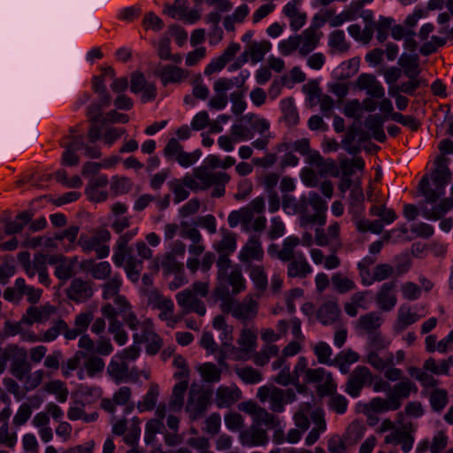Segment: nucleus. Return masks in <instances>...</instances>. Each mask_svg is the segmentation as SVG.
I'll use <instances>...</instances> for the list:
<instances>
[{"label":"nucleus","instance_id":"13","mask_svg":"<svg viewBox=\"0 0 453 453\" xmlns=\"http://www.w3.org/2000/svg\"><path fill=\"white\" fill-rule=\"evenodd\" d=\"M411 391L417 392L418 388L408 379L395 384L392 391L388 394L393 407L398 410L402 405V399L408 398Z\"/></svg>","mask_w":453,"mask_h":453},{"label":"nucleus","instance_id":"43","mask_svg":"<svg viewBox=\"0 0 453 453\" xmlns=\"http://www.w3.org/2000/svg\"><path fill=\"white\" fill-rule=\"evenodd\" d=\"M186 3L187 0H174L173 5L165 4L163 12L173 19L177 17L180 19H183L187 12Z\"/></svg>","mask_w":453,"mask_h":453},{"label":"nucleus","instance_id":"16","mask_svg":"<svg viewBox=\"0 0 453 453\" xmlns=\"http://www.w3.org/2000/svg\"><path fill=\"white\" fill-rule=\"evenodd\" d=\"M264 251L259 241V237L251 235L239 253V259L242 262H246L252 258L255 260H261L263 258Z\"/></svg>","mask_w":453,"mask_h":453},{"label":"nucleus","instance_id":"19","mask_svg":"<svg viewBox=\"0 0 453 453\" xmlns=\"http://www.w3.org/2000/svg\"><path fill=\"white\" fill-rule=\"evenodd\" d=\"M257 313V301L250 298L248 303L245 301L242 303L237 301L233 316L235 319L242 320V323H246L247 321L255 318Z\"/></svg>","mask_w":453,"mask_h":453},{"label":"nucleus","instance_id":"45","mask_svg":"<svg viewBox=\"0 0 453 453\" xmlns=\"http://www.w3.org/2000/svg\"><path fill=\"white\" fill-rule=\"evenodd\" d=\"M390 119L393 121L409 127L412 131L417 130L420 126V121L411 115H403L400 112H393L390 114Z\"/></svg>","mask_w":453,"mask_h":453},{"label":"nucleus","instance_id":"29","mask_svg":"<svg viewBox=\"0 0 453 453\" xmlns=\"http://www.w3.org/2000/svg\"><path fill=\"white\" fill-rule=\"evenodd\" d=\"M144 341L148 343L146 346V353L148 355H156L162 347L161 337L150 328H146L143 332Z\"/></svg>","mask_w":453,"mask_h":453},{"label":"nucleus","instance_id":"46","mask_svg":"<svg viewBox=\"0 0 453 453\" xmlns=\"http://www.w3.org/2000/svg\"><path fill=\"white\" fill-rule=\"evenodd\" d=\"M389 400V396L385 400L381 397H374L369 403V407L374 413H381L388 411H396L395 407H393Z\"/></svg>","mask_w":453,"mask_h":453},{"label":"nucleus","instance_id":"25","mask_svg":"<svg viewBox=\"0 0 453 453\" xmlns=\"http://www.w3.org/2000/svg\"><path fill=\"white\" fill-rule=\"evenodd\" d=\"M159 395V388L158 385L156 383H152L146 393V395L143 397V400L142 402H139L137 404V409L140 412H142L144 411H152L156 403L157 402Z\"/></svg>","mask_w":453,"mask_h":453},{"label":"nucleus","instance_id":"14","mask_svg":"<svg viewBox=\"0 0 453 453\" xmlns=\"http://www.w3.org/2000/svg\"><path fill=\"white\" fill-rule=\"evenodd\" d=\"M395 286V280L385 282L377 292L376 303L384 311H390L396 304V296L390 294Z\"/></svg>","mask_w":453,"mask_h":453},{"label":"nucleus","instance_id":"64","mask_svg":"<svg viewBox=\"0 0 453 453\" xmlns=\"http://www.w3.org/2000/svg\"><path fill=\"white\" fill-rule=\"evenodd\" d=\"M182 149V145L176 138H170L164 149V156L167 159L176 158Z\"/></svg>","mask_w":453,"mask_h":453},{"label":"nucleus","instance_id":"10","mask_svg":"<svg viewBox=\"0 0 453 453\" xmlns=\"http://www.w3.org/2000/svg\"><path fill=\"white\" fill-rule=\"evenodd\" d=\"M239 439L241 443L246 447L265 445L268 442L266 431L256 424H252L249 428L241 431Z\"/></svg>","mask_w":453,"mask_h":453},{"label":"nucleus","instance_id":"15","mask_svg":"<svg viewBox=\"0 0 453 453\" xmlns=\"http://www.w3.org/2000/svg\"><path fill=\"white\" fill-rule=\"evenodd\" d=\"M34 217L32 211H24L19 213L14 220L4 219L1 222L4 223V234L6 235H12L19 234L25 226L28 225Z\"/></svg>","mask_w":453,"mask_h":453},{"label":"nucleus","instance_id":"53","mask_svg":"<svg viewBox=\"0 0 453 453\" xmlns=\"http://www.w3.org/2000/svg\"><path fill=\"white\" fill-rule=\"evenodd\" d=\"M302 36H290L288 40H283L279 43V49L284 56L291 54L301 43Z\"/></svg>","mask_w":453,"mask_h":453},{"label":"nucleus","instance_id":"22","mask_svg":"<svg viewBox=\"0 0 453 453\" xmlns=\"http://www.w3.org/2000/svg\"><path fill=\"white\" fill-rule=\"evenodd\" d=\"M111 95H99L97 101L93 102L88 107V116L90 121H99L103 114V109L109 107L111 103Z\"/></svg>","mask_w":453,"mask_h":453},{"label":"nucleus","instance_id":"21","mask_svg":"<svg viewBox=\"0 0 453 453\" xmlns=\"http://www.w3.org/2000/svg\"><path fill=\"white\" fill-rule=\"evenodd\" d=\"M271 48V42L266 40L260 42H251L245 52H248V57H250L251 62L256 64L264 59L265 55L270 51Z\"/></svg>","mask_w":453,"mask_h":453},{"label":"nucleus","instance_id":"3","mask_svg":"<svg viewBox=\"0 0 453 453\" xmlns=\"http://www.w3.org/2000/svg\"><path fill=\"white\" fill-rule=\"evenodd\" d=\"M217 287L213 295L219 300H226L230 296L228 285L232 287V294L237 295L245 288V280L239 267H234L229 276H217Z\"/></svg>","mask_w":453,"mask_h":453},{"label":"nucleus","instance_id":"60","mask_svg":"<svg viewBox=\"0 0 453 453\" xmlns=\"http://www.w3.org/2000/svg\"><path fill=\"white\" fill-rule=\"evenodd\" d=\"M403 298L414 301L417 300L421 295L420 288L414 282H405L401 288Z\"/></svg>","mask_w":453,"mask_h":453},{"label":"nucleus","instance_id":"33","mask_svg":"<svg viewBox=\"0 0 453 453\" xmlns=\"http://www.w3.org/2000/svg\"><path fill=\"white\" fill-rule=\"evenodd\" d=\"M431 408L435 412H441L448 403V394L445 389H434L429 397Z\"/></svg>","mask_w":453,"mask_h":453},{"label":"nucleus","instance_id":"39","mask_svg":"<svg viewBox=\"0 0 453 453\" xmlns=\"http://www.w3.org/2000/svg\"><path fill=\"white\" fill-rule=\"evenodd\" d=\"M328 45L340 52H346L349 49V43L345 41V35L342 30H334L329 35Z\"/></svg>","mask_w":453,"mask_h":453},{"label":"nucleus","instance_id":"37","mask_svg":"<svg viewBox=\"0 0 453 453\" xmlns=\"http://www.w3.org/2000/svg\"><path fill=\"white\" fill-rule=\"evenodd\" d=\"M45 390L50 394L58 395V400L65 403L67 400L68 390L65 387V383L59 380H54L45 385Z\"/></svg>","mask_w":453,"mask_h":453},{"label":"nucleus","instance_id":"31","mask_svg":"<svg viewBox=\"0 0 453 453\" xmlns=\"http://www.w3.org/2000/svg\"><path fill=\"white\" fill-rule=\"evenodd\" d=\"M303 42L302 46L299 48V53L303 56H306L316 48L319 38L312 29H305L303 32Z\"/></svg>","mask_w":453,"mask_h":453},{"label":"nucleus","instance_id":"8","mask_svg":"<svg viewBox=\"0 0 453 453\" xmlns=\"http://www.w3.org/2000/svg\"><path fill=\"white\" fill-rule=\"evenodd\" d=\"M234 87V80L228 78H219L213 85L216 95L210 99L209 107L215 110H222L227 104L226 91Z\"/></svg>","mask_w":453,"mask_h":453},{"label":"nucleus","instance_id":"24","mask_svg":"<svg viewBox=\"0 0 453 453\" xmlns=\"http://www.w3.org/2000/svg\"><path fill=\"white\" fill-rule=\"evenodd\" d=\"M380 313L372 311L359 317L357 326L365 330L367 334H371L380 327Z\"/></svg>","mask_w":453,"mask_h":453},{"label":"nucleus","instance_id":"58","mask_svg":"<svg viewBox=\"0 0 453 453\" xmlns=\"http://www.w3.org/2000/svg\"><path fill=\"white\" fill-rule=\"evenodd\" d=\"M142 25L145 29H152L158 32L164 27V21L154 12H150L145 14Z\"/></svg>","mask_w":453,"mask_h":453},{"label":"nucleus","instance_id":"56","mask_svg":"<svg viewBox=\"0 0 453 453\" xmlns=\"http://www.w3.org/2000/svg\"><path fill=\"white\" fill-rule=\"evenodd\" d=\"M243 91H234L230 94V100L233 103L232 112L234 115L242 114L247 107V104L243 100Z\"/></svg>","mask_w":453,"mask_h":453},{"label":"nucleus","instance_id":"30","mask_svg":"<svg viewBox=\"0 0 453 453\" xmlns=\"http://www.w3.org/2000/svg\"><path fill=\"white\" fill-rule=\"evenodd\" d=\"M215 250L220 254H230L236 249V239L234 234L227 230H223L222 240L214 244Z\"/></svg>","mask_w":453,"mask_h":453},{"label":"nucleus","instance_id":"4","mask_svg":"<svg viewBox=\"0 0 453 453\" xmlns=\"http://www.w3.org/2000/svg\"><path fill=\"white\" fill-rule=\"evenodd\" d=\"M113 263L118 267L123 266L124 261L127 260L124 269L127 278L134 283L138 282L141 272L143 267L142 259L136 258L132 255V250H119L116 245V250L112 257Z\"/></svg>","mask_w":453,"mask_h":453},{"label":"nucleus","instance_id":"2","mask_svg":"<svg viewBox=\"0 0 453 453\" xmlns=\"http://www.w3.org/2000/svg\"><path fill=\"white\" fill-rule=\"evenodd\" d=\"M212 393L211 388H203L194 383L191 385L186 405V411L189 413L191 419L196 420L203 416L210 404Z\"/></svg>","mask_w":453,"mask_h":453},{"label":"nucleus","instance_id":"23","mask_svg":"<svg viewBox=\"0 0 453 453\" xmlns=\"http://www.w3.org/2000/svg\"><path fill=\"white\" fill-rule=\"evenodd\" d=\"M188 387L187 380L178 382L173 388L169 407L173 411L181 410L184 403V395Z\"/></svg>","mask_w":453,"mask_h":453},{"label":"nucleus","instance_id":"28","mask_svg":"<svg viewBox=\"0 0 453 453\" xmlns=\"http://www.w3.org/2000/svg\"><path fill=\"white\" fill-rule=\"evenodd\" d=\"M418 188L422 196L425 197V203H435L441 196L438 195L437 187L434 188H430L429 179L427 175H424L418 183Z\"/></svg>","mask_w":453,"mask_h":453},{"label":"nucleus","instance_id":"44","mask_svg":"<svg viewBox=\"0 0 453 453\" xmlns=\"http://www.w3.org/2000/svg\"><path fill=\"white\" fill-rule=\"evenodd\" d=\"M314 353L317 356L319 363L329 365L334 364V360L330 359V356L332 355V349L326 342H318L314 347Z\"/></svg>","mask_w":453,"mask_h":453},{"label":"nucleus","instance_id":"27","mask_svg":"<svg viewBox=\"0 0 453 453\" xmlns=\"http://www.w3.org/2000/svg\"><path fill=\"white\" fill-rule=\"evenodd\" d=\"M395 273L394 267L389 264H379L374 267L370 280H363V284L372 285L374 281H383Z\"/></svg>","mask_w":453,"mask_h":453},{"label":"nucleus","instance_id":"38","mask_svg":"<svg viewBox=\"0 0 453 453\" xmlns=\"http://www.w3.org/2000/svg\"><path fill=\"white\" fill-rule=\"evenodd\" d=\"M256 425L264 424L270 427H278L280 425V419L273 414L269 413L265 408H259L257 416L254 418Z\"/></svg>","mask_w":453,"mask_h":453},{"label":"nucleus","instance_id":"42","mask_svg":"<svg viewBox=\"0 0 453 453\" xmlns=\"http://www.w3.org/2000/svg\"><path fill=\"white\" fill-rule=\"evenodd\" d=\"M169 188L171 191L173 193V202L174 203H179L184 200H186L189 196V191L187 189L182 181L178 179H174L171 180L169 183Z\"/></svg>","mask_w":453,"mask_h":453},{"label":"nucleus","instance_id":"50","mask_svg":"<svg viewBox=\"0 0 453 453\" xmlns=\"http://www.w3.org/2000/svg\"><path fill=\"white\" fill-rule=\"evenodd\" d=\"M140 420L134 417L132 419V424L129 427L127 434H126L124 441L127 444L134 447L138 443V440L141 434V428L139 426Z\"/></svg>","mask_w":453,"mask_h":453},{"label":"nucleus","instance_id":"36","mask_svg":"<svg viewBox=\"0 0 453 453\" xmlns=\"http://www.w3.org/2000/svg\"><path fill=\"white\" fill-rule=\"evenodd\" d=\"M268 400L271 411L280 413L284 411L285 390L279 388H273Z\"/></svg>","mask_w":453,"mask_h":453},{"label":"nucleus","instance_id":"1","mask_svg":"<svg viewBox=\"0 0 453 453\" xmlns=\"http://www.w3.org/2000/svg\"><path fill=\"white\" fill-rule=\"evenodd\" d=\"M428 203L424 202L420 204V208L418 209L414 204H405L403 207V215L409 220H414L418 214H421L425 219L428 220H438L441 219L453 207L452 198H444L441 200L438 204L434 205L432 208L427 206Z\"/></svg>","mask_w":453,"mask_h":453},{"label":"nucleus","instance_id":"9","mask_svg":"<svg viewBox=\"0 0 453 453\" xmlns=\"http://www.w3.org/2000/svg\"><path fill=\"white\" fill-rule=\"evenodd\" d=\"M65 292L67 297L75 303H83L93 296L90 284L81 278H74Z\"/></svg>","mask_w":453,"mask_h":453},{"label":"nucleus","instance_id":"62","mask_svg":"<svg viewBox=\"0 0 453 453\" xmlns=\"http://www.w3.org/2000/svg\"><path fill=\"white\" fill-rule=\"evenodd\" d=\"M337 385L333 380L331 372H327L326 380L323 384H320L318 388V393L320 396L323 395H334L336 394Z\"/></svg>","mask_w":453,"mask_h":453},{"label":"nucleus","instance_id":"5","mask_svg":"<svg viewBox=\"0 0 453 453\" xmlns=\"http://www.w3.org/2000/svg\"><path fill=\"white\" fill-rule=\"evenodd\" d=\"M11 352L10 372L19 380H23L31 372V365L27 361V352L26 349L20 348L15 344L9 345Z\"/></svg>","mask_w":453,"mask_h":453},{"label":"nucleus","instance_id":"55","mask_svg":"<svg viewBox=\"0 0 453 453\" xmlns=\"http://www.w3.org/2000/svg\"><path fill=\"white\" fill-rule=\"evenodd\" d=\"M162 267L166 273H178L182 271L183 265L179 263L173 254L167 253L161 262Z\"/></svg>","mask_w":453,"mask_h":453},{"label":"nucleus","instance_id":"20","mask_svg":"<svg viewBox=\"0 0 453 453\" xmlns=\"http://www.w3.org/2000/svg\"><path fill=\"white\" fill-rule=\"evenodd\" d=\"M340 312L336 303L327 301L319 309L317 317L323 325H331L338 319Z\"/></svg>","mask_w":453,"mask_h":453},{"label":"nucleus","instance_id":"61","mask_svg":"<svg viewBox=\"0 0 453 453\" xmlns=\"http://www.w3.org/2000/svg\"><path fill=\"white\" fill-rule=\"evenodd\" d=\"M15 273V267L13 265V258L6 257L4 262L0 265V283L6 284L8 279Z\"/></svg>","mask_w":453,"mask_h":453},{"label":"nucleus","instance_id":"57","mask_svg":"<svg viewBox=\"0 0 453 453\" xmlns=\"http://www.w3.org/2000/svg\"><path fill=\"white\" fill-rule=\"evenodd\" d=\"M395 273L400 276L407 273L411 267V258L408 253H402L395 257Z\"/></svg>","mask_w":453,"mask_h":453},{"label":"nucleus","instance_id":"51","mask_svg":"<svg viewBox=\"0 0 453 453\" xmlns=\"http://www.w3.org/2000/svg\"><path fill=\"white\" fill-rule=\"evenodd\" d=\"M111 188L117 194H127L132 188V182L127 177L113 176L111 178Z\"/></svg>","mask_w":453,"mask_h":453},{"label":"nucleus","instance_id":"18","mask_svg":"<svg viewBox=\"0 0 453 453\" xmlns=\"http://www.w3.org/2000/svg\"><path fill=\"white\" fill-rule=\"evenodd\" d=\"M311 273V267L303 253L296 254L288 265V276L290 278H305Z\"/></svg>","mask_w":453,"mask_h":453},{"label":"nucleus","instance_id":"49","mask_svg":"<svg viewBox=\"0 0 453 453\" xmlns=\"http://www.w3.org/2000/svg\"><path fill=\"white\" fill-rule=\"evenodd\" d=\"M303 91L307 95V98L311 102V104L315 103V100L316 102L319 101L323 96L319 82L315 80L310 81L307 84L303 85Z\"/></svg>","mask_w":453,"mask_h":453},{"label":"nucleus","instance_id":"47","mask_svg":"<svg viewBox=\"0 0 453 453\" xmlns=\"http://www.w3.org/2000/svg\"><path fill=\"white\" fill-rule=\"evenodd\" d=\"M200 373L207 382H217L220 380V370L212 363H206L200 368Z\"/></svg>","mask_w":453,"mask_h":453},{"label":"nucleus","instance_id":"17","mask_svg":"<svg viewBox=\"0 0 453 453\" xmlns=\"http://www.w3.org/2000/svg\"><path fill=\"white\" fill-rule=\"evenodd\" d=\"M155 74L160 78L164 86L170 82H180L184 78V71L173 65L158 66L155 71Z\"/></svg>","mask_w":453,"mask_h":453},{"label":"nucleus","instance_id":"52","mask_svg":"<svg viewBox=\"0 0 453 453\" xmlns=\"http://www.w3.org/2000/svg\"><path fill=\"white\" fill-rule=\"evenodd\" d=\"M250 278L253 280L256 288L264 291L267 287V277L264 269L260 266L252 267L250 272Z\"/></svg>","mask_w":453,"mask_h":453},{"label":"nucleus","instance_id":"63","mask_svg":"<svg viewBox=\"0 0 453 453\" xmlns=\"http://www.w3.org/2000/svg\"><path fill=\"white\" fill-rule=\"evenodd\" d=\"M130 90L134 94H138L139 92H142L143 88L149 83L145 76L142 73L140 72H134L131 74V80H130Z\"/></svg>","mask_w":453,"mask_h":453},{"label":"nucleus","instance_id":"12","mask_svg":"<svg viewBox=\"0 0 453 453\" xmlns=\"http://www.w3.org/2000/svg\"><path fill=\"white\" fill-rule=\"evenodd\" d=\"M194 177L199 181L203 190L211 188L216 181H229L230 176L226 173H211L207 166H199L193 170Z\"/></svg>","mask_w":453,"mask_h":453},{"label":"nucleus","instance_id":"40","mask_svg":"<svg viewBox=\"0 0 453 453\" xmlns=\"http://www.w3.org/2000/svg\"><path fill=\"white\" fill-rule=\"evenodd\" d=\"M235 372L247 384H256L262 380V374L251 366L238 368Z\"/></svg>","mask_w":453,"mask_h":453},{"label":"nucleus","instance_id":"48","mask_svg":"<svg viewBox=\"0 0 453 453\" xmlns=\"http://www.w3.org/2000/svg\"><path fill=\"white\" fill-rule=\"evenodd\" d=\"M235 392L226 387H219L217 389V405L219 407L228 406L235 401Z\"/></svg>","mask_w":453,"mask_h":453},{"label":"nucleus","instance_id":"32","mask_svg":"<svg viewBox=\"0 0 453 453\" xmlns=\"http://www.w3.org/2000/svg\"><path fill=\"white\" fill-rule=\"evenodd\" d=\"M281 104L284 120L288 126L296 125L299 121V116L294 104L293 98L282 100Z\"/></svg>","mask_w":453,"mask_h":453},{"label":"nucleus","instance_id":"26","mask_svg":"<svg viewBox=\"0 0 453 453\" xmlns=\"http://www.w3.org/2000/svg\"><path fill=\"white\" fill-rule=\"evenodd\" d=\"M300 243V239L296 236H288L283 241L282 250L277 252V257L283 261L288 262L295 258L296 255L294 253V249Z\"/></svg>","mask_w":453,"mask_h":453},{"label":"nucleus","instance_id":"41","mask_svg":"<svg viewBox=\"0 0 453 453\" xmlns=\"http://www.w3.org/2000/svg\"><path fill=\"white\" fill-rule=\"evenodd\" d=\"M242 346V350L248 353L255 350L257 345V336L249 329H243L237 341Z\"/></svg>","mask_w":453,"mask_h":453},{"label":"nucleus","instance_id":"34","mask_svg":"<svg viewBox=\"0 0 453 453\" xmlns=\"http://www.w3.org/2000/svg\"><path fill=\"white\" fill-rule=\"evenodd\" d=\"M128 366L126 363H119L111 360L107 367L108 374L114 380L116 384L123 381L127 376Z\"/></svg>","mask_w":453,"mask_h":453},{"label":"nucleus","instance_id":"6","mask_svg":"<svg viewBox=\"0 0 453 453\" xmlns=\"http://www.w3.org/2000/svg\"><path fill=\"white\" fill-rule=\"evenodd\" d=\"M449 158L446 157H437L434 160L436 168L431 174L433 182L437 187V193L441 196L445 194V187L451 180V172L449 168Z\"/></svg>","mask_w":453,"mask_h":453},{"label":"nucleus","instance_id":"59","mask_svg":"<svg viewBox=\"0 0 453 453\" xmlns=\"http://www.w3.org/2000/svg\"><path fill=\"white\" fill-rule=\"evenodd\" d=\"M88 371V374L93 377L96 372H102L104 368V360L97 356H91L84 364Z\"/></svg>","mask_w":453,"mask_h":453},{"label":"nucleus","instance_id":"35","mask_svg":"<svg viewBox=\"0 0 453 453\" xmlns=\"http://www.w3.org/2000/svg\"><path fill=\"white\" fill-rule=\"evenodd\" d=\"M331 281L334 289L340 294H344L356 288L355 282L340 273H334L331 278Z\"/></svg>","mask_w":453,"mask_h":453},{"label":"nucleus","instance_id":"7","mask_svg":"<svg viewBox=\"0 0 453 453\" xmlns=\"http://www.w3.org/2000/svg\"><path fill=\"white\" fill-rule=\"evenodd\" d=\"M371 372L366 366H357L349 376L345 392L351 397H357L365 382L371 378Z\"/></svg>","mask_w":453,"mask_h":453},{"label":"nucleus","instance_id":"11","mask_svg":"<svg viewBox=\"0 0 453 453\" xmlns=\"http://www.w3.org/2000/svg\"><path fill=\"white\" fill-rule=\"evenodd\" d=\"M116 307V317L119 315L122 318L125 324L131 330H137L140 324L135 313L132 311L131 304L124 296H117L114 298Z\"/></svg>","mask_w":453,"mask_h":453},{"label":"nucleus","instance_id":"54","mask_svg":"<svg viewBox=\"0 0 453 453\" xmlns=\"http://www.w3.org/2000/svg\"><path fill=\"white\" fill-rule=\"evenodd\" d=\"M348 403L349 402L344 395L334 394L330 397L328 406L338 414H343L347 411Z\"/></svg>","mask_w":453,"mask_h":453}]
</instances>
